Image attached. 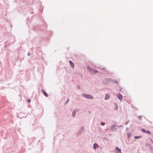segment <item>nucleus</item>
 <instances>
[{"label":"nucleus","instance_id":"1","mask_svg":"<svg viewBox=\"0 0 153 153\" xmlns=\"http://www.w3.org/2000/svg\"><path fill=\"white\" fill-rule=\"evenodd\" d=\"M8 40L7 41H4L5 45H9L13 44L15 41V39L13 36H10L8 37Z\"/></svg>","mask_w":153,"mask_h":153},{"label":"nucleus","instance_id":"2","mask_svg":"<svg viewBox=\"0 0 153 153\" xmlns=\"http://www.w3.org/2000/svg\"><path fill=\"white\" fill-rule=\"evenodd\" d=\"M87 70L90 71L91 73L94 74L97 72V71L95 69L91 68L90 67H88L87 68Z\"/></svg>","mask_w":153,"mask_h":153},{"label":"nucleus","instance_id":"3","mask_svg":"<svg viewBox=\"0 0 153 153\" xmlns=\"http://www.w3.org/2000/svg\"><path fill=\"white\" fill-rule=\"evenodd\" d=\"M84 97L88 99H92L93 97L91 95L84 94Z\"/></svg>","mask_w":153,"mask_h":153},{"label":"nucleus","instance_id":"4","mask_svg":"<svg viewBox=\"0 0 153 153\" xmlns=\"http://www.w3.org/2000/svg\"><path fill=\"white\" fill-rule=\"evenodd\" d=\"M117 97L120 100H121L123 98V96L121 94H120L118 93L117 95Z\"/></svg>","mask_w":153,"mask_h":153},{"label":"nucleus","instance_id":"5","mask_svg":"<svg viewBox=\"0 0 153 153\" xmlns=\"http://www.w3.org/2000/svg\"><path fill=\"white\" fill-rule=\"evenodd\" d=\"M41 91L42 93L44 95H45L46 97H47L48 96V94L43 89H42L41 90Z\"/></svg>","mask_w":153,"mask_h":153},{"label":"nucleus","instance_id":"6","mask_svg":"<svg viewBox=\"0 0 153 153\" xmlns=\"http://www.w3.org/2000/svg\"><path fill=\"white\" fill-rule=\"evenodd\" d=\"M69 62L71 67L73 68H74V63L71 60L69 61Z\"/></svg>","mask_w":153,"mask_h":153},{"label":"nucleus","instance_id":"7","mask_svg":"<svg viewBox=\"0 0 153 153\" xmlns=\"http://www.w3.org/2000/svg\"><path fill=\"white\" fill-rule=\"evenodd\" d=\"M141 130L143 132L146 133L147 134H150V132L149 131H146L145 129H141Z\"/></svg>","mask_w":153,"mask_h":153},{"label":"nucleus","instance_id":"8","mask_svg":"<svg viewBox=\"0 0 153 153\" xmlns=\"http://www.w3.org/2000/svg\"><path fill=\"white\" fill-rule=\"evenodd\" d=\"M109 98V96L108 94H106L105 97V100H107Z\"/></svg>","mask_w":153,"mask_h":153},{"label":"nucleus","instance_id":"9","mask_svg":"<svg viewBox=\"0 0 153 153\" xmlns=\"http://www.w3.org/2000/svg\"><path fill=\"white\" fill-rule=\"evenodd\" d=\"M94 149H95L96 148L98 147V145L96 143H94Z\"/></svg>","mask_w":153,"mask_h":153},{"label":"nucleus","instance_id":"10","mask_svg":"<svg viewBox=\"0 0 153 153\" xmlns=\"http://www.w3.org/2000/svg\"><path fill=\"white\" fill-rule=\"evenodd\" d=\"M75 114H76V111H75V110H74V111L73 112V114H72L73 116L74 117L75 115Z\"/></svg>","mask_w":153,"mask_h":153},{"label":"nucleus","instance_id":"11","mask_svg":"<svg viewBox=\"0 0 153 153\" xmlns=\"http://www.w3.org/2000/svg\"><path fill=\"white\" fill-rule=\"evenodd\" d=\"M115 149L118 150L120 153H121V149H119L118 147H116Z\"/></svg>","mask_w":153,"mask_h":153},{"label":"nucleus","instance_id":"12","mask_svg":"<svg viewBox=\"0 0 153 153\" xmlns=\"http://www.w3.org/2000/svg\"><path fill=\"white\" fill-rule=\"evenodd\" d=\"M141 137V136H135L134 137V138H139Z\"/></svg>","mask_w":153,"mask_h":153},{"label":"nucleus","instance_id":"13","mask_svg":"<svg viewBox=\"0 0 153 153\" xmlns=\"http://www.w3.org/2000/svg\"><path fill=\"white\" fill-rule=\"evenodd\" d=\"M19 98H20V100H21L22 99V97L21 96H20V95H19Z\"/></svg>","mask_w":153,"mask_h":153},{"label":"nucleus","instance_id":"14","mask_svg":"<svg viewBox=\"0 0 153 153\" xmlns=\"http://www.w3.org/2000/svg\"><path fill=\"white\" fill-rule=\"evenodd\" d=\"M115 105H116V107L115 108V109L116 110H117L118 108V107L116 104H115Z\"/></svg>","mask_w":153,"mask_h":153},{"label":"nucleus","instance_id":"15","mask_svg":"<svg viewBox=\"0 0 153 153\" xmlns=\"http://www.w3.org/2000/svg\"><path fill=\"white\" fill-rule=\"evenodd\" d=\"M138 118L140 119V120H141V117L140 116H139L138 117Z\"/></svg>","mask_w":153,"mask_h":153},{"label":"nucleus","instance_id":"16","mask_svg":"<svg viewBox=\"0 0 153 153\" xmlns=\"http://www.w3.org/2000/svg\"><path fill=\"white\" fill-rule=\"evenodd\" d=\"M105 123H101V125H102V126H104L105 125Z\"/></svg>","mask_w":153,"mask_h":153},{"label":"nucleus","instance_id":"17","mask_svg":"<svg viewBox=\"0 0 153 153\" xmlns=\"http://www.w3.org/2000/svg\"><path fill=\"white\" fill-rule=\"evenodd\" d=\"M26 24L27 25V26L29 27V24H28V22H26Z\"/></svg>","mask_w":153,"mask_h":153},{"label":"nucleus","instance_id":"18","mask_svg":"<svg viewBox=\"0 0 153 153\" xmlns=\"http://www.w3.org/2000/svg\"><path fill=\"white\" fill-rule=\"evenodd\" d=\"M27 55L28 56H29V52L28 53Z\"/></svg>","mask_w":153,"mask_h":153},{"label":"nucleus","instance_id":"19","mask_svg":"<svg viewBox=\"0 0 153 153\" xmlns=\"http://www.w3.org/2000/svg\"><path fill=\"white\" fill-rule=\"evenodd\" d=\"M27 101L28 102H29V99H28L27 100Z\"/></svg>","mask_w":153,"mask_h":153},{"label":"nucleus","instance_id":"20","mask_svg":"<svg viewBox=\"0 0 153 153\" xmlns=\"http://www.w3.org/2000/svg\"><path fill=\"white\" fill-rule=\"evenodd\" d=\"M68 100H69V99H68V101H67V102H68Z\"/></svg>","mask_w":153,"mask_h":153},{"label":"nucleus","instance_id":"21","mask_svg":"<svg viewBox=\"0 0 153 153\" xmlns=\"http://www.w3.org/2000/svg\"><path fill=\"white\" fill-rule=\"evenodd\" d=\"M28 17H27V21L28 20Z\"/></svg>","mask_w":153,"mask_h":153},{"label":"nucleus","instance_id":"22","mask_svg":"<svg viewBox=\"0 0 153 153\" xmlns=\"http://www.w3.org/2000/svg\"><path fill=\"white\" fill-rule=\"evenodd\" d=\"M27 106L28 107H29V105L28 104L27 105Z\"/></svg>","mask_w":153,"mask_h":153},{"label":"nucleus","instance_id":"23","mask_svg":"<svg viewBox=\"0 0 153 153\" xmlns=\"http://www.w3.org/2000/svg\"><path fill=\"white\" fill-rule=\"evenodd\" d=\"M29 102H30V100H29Z\"/></svg>","mask_w":153,"mask_h":153},{"label":"nucleus","instance_id":"24","mask_svg":"<svg viewBox=\"0 0 153 153\" xmlns=\"http://www.w3.org/2000/svg\"><path fill=\"white\" fill-rule=\"evenodd\" d=\"M152 141V143H153V141Z\"/></svg>","mask_w":153,"mask_h":153}]
</instances>
